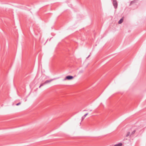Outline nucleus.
I'll return each mask as SVG.
<instances>
[{
	"instance_id": "1",
	"label": "nucleus",
	"mask_w": 146,
	"mask_h": 146,
	"mask_svg": "<svg viewBox=\"0 0 146 146\" xmlns=\"http://www.w3.org/2000/svg\"><path fill=\"white\" fill-rule=\"evenodd\" d=\"M113 4L115 9H116L117 6V3L116 0H112Z\"/></svg>"
},
{
	"instance_id": "2",
	"label": "nucleus",
	"mask_w": 146,
	"mask_h": 146,
	"mask_svg": "<svg viewBox=\"0 0 146 146\" xmlns=\"http://www.w3.org/2000/svg\"><path fill=\"white\" fill-rule=\"evenodd\" d=\"M74 78V77L72 76H68L64 78V80H70Z\"/></svg>"
},
{
	"instance_id": "3",
	"label": "nucleus",
	"mask_w": 146,
	"mask_h": 146,
	"mask_svg": "<svg viewBox=\"0 0 146 146\" xmlns=\"http://www.w3.org/2000/svg\"><path fill=\"white\" fill-rule=\"evenodd\" d=\"M137 131V129L136 128H135V129L134 130H133V131L131 132V135H130V136H131V135H133V134H134V133H135V132Z\"/></svg>"
},
{
	"instance_id": "4",
	"label": "nucleus",
	"mask_w": 146,
	"mask_h": 146,
	"mask_svg": "<svg viewBox=\"0 0 146 146\" xmlns=\"http://www.w3.org/2000/svg\"><path fill=\"white\" fill-rule=\"evenodd\" d=\"M123 21V19L121 18L120 19L118 23L119 24H120Z\"/></svg>"
},
{
	"instance_id": "5",
	"label": "nucleus",
	"mask_w": 146,
	"mask_h": 146,
	"mask_svg": "<svg viewBox=\"0 0 146 146\" xmlns=\"http://www.w3.org/2000/svg\"><path fill=\"white\" fill-rule=\"evenodd\" d=\"M122 144L121 143H119L117 144H115L113 146H121Z\"/></svg>"
},
{
	"instance_id": "6",
	"label": "nucleus",
	"mask_w": 146,
	"mask_h": 146,
	"mask_svg": "<svg viewBox=\"0 0 146 146\" xmlns=\"http://www.w3.org/2000/svg\"><path fill=\"white\" fill-rule=\"evenodd\" d=\"M52 80H46L44 83H43V84H44V85L45 84H46L49 82H51V81H52Z\"/></svg>"
},
{
	"instance_id": "7",
	"label": "nucleus",
	"mask_w": 146,
	"mask_h": 146,
	"mask_svg": "<svg viewBox=\"0 0 146 146\" xmlns=\"http://www.w3.org/2000/svg\"><path fill=\"white\" fill-rule=\"evenodd\" d=\"M88 113H86L82 117V119H84L85 117L88 114Z\"/></svg>"
},
{
	"instance_id": "8",
	"label": "nucleus",
	"mask_w": 146,
	"mask_h": 146,
	"mask_svg": "<svg viewBox=\"0 0 146 146\" xmlns=\"http://www.w3.org/2000/svg\"><path fill=\"white\" fill-rule=\"evenodd\" d=\"M130 132H128L127 133L126 135V137H128L130 135Z\"/></svg>"
},
{
	"instance_id": "9",
	"label": "nucleus",
	"mask_w": 146,
	"mask_h": 146,
	"mask_svg": "<svg viewBox=\"0 0 146 146\" xmlns=\"http://www.w3.org/2000/svg\"><path fill=\"white\" fill-rule=\"evenodd\" d=\"M44 85V84L43 83L41 84L40 85V86H39V88H40V87H41V86H43Z\"/></svg>"
},
{
	"instance_id": "10",
	"label": "nucleus",
	"mask_w": 146,
	"mask_h": 146,
	"mask_svg": "<svg viewBox=\"0 0 146 146\" xmlns=\"http://www.w3.org/2000/svg\"><path fill=\"white\" fill-rule=\"evenodd\" d=\"M21 104V103L20 102H19V103L17 104H16V105L17 106H18V105H19L20 104Z\"/></svg>"
},
{
	"instance_id": "11",
	"label": "nucleus",
	"mask_w": 146,
	"mask_h": 146,
	"mask_svg": "<svg viewBox=\"0 0 146 146\" xmlns=\"http://www.w3.org/2000/svg\"><path fill=\"white\" fill-rule=\"evenodd\" d=\"M90 56V55H89V56H88L87 57V58H86L87 59V58H89V57Z\"/></svg>"
},
{
	"instance_id": "12",
	"label": "nucleus",
	"mask_w": 146,
	"mask_h": 146,
	"mask_svg": "<svg viewBox=\"0 0 146 146\" xmlns=\"http://www.w3.org/2000/svg\"><path fill=\"white\" fill-rule=\"evenodd\" d=\"M82 71H80L79 72H80V73H82Z\"/></svg>"
},
{
	"instance_id": "13",
	"label": "nucleus",
	"mask_w": 146,
	"mask_h": 146,
	"mask_svg": "<svg viewBox=\"0 0 146 146\" xmlns=\"http://www.w3.org/2000/svg\"><path fill=\"white\" fill-rule=\"evenodd\" d=\"M90 111H92V110H90Z\"/></svg>"
},
{
	"instance_id": "14",
	"label": "nucleus",
	"mask_w": 146,
	"mask_h": 146,
	"mask_svg": "<svg viewBox=\"0 0 146 146\" xmlns=\"http://www.w3.org/2000/svg\"><path fill=\"white\" fill-rule=\"evenodd\" d=\"M86 111V110H84V111Z\"/></svg>"
}]
</instances>
